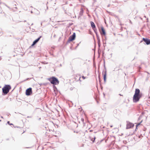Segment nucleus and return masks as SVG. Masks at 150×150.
<instances>
[{
	"label": "nucleus",
	"mask_w": 150,
	"mask_h": 150,
	"mask_svg": "<svg viewBox=\"0 0 150 150\" xmlns=\"http://www.w3.org/2000/svg\"><path fill=\"white\" fill-rule=\"evenodd\" d=\"M12 10H13V11H15L16 10H13V9H12Z\"/></svg>",
	"instance_id": "nucleus-38"
},
{
	"label": "nucleus",
	"mask_w": 150,
	"mask_h": 150,
	"mask_svg": "<svg viewBox=\"0 0 150 150\" xmlns=\"http://www.w3.org/2000/svg\"><path fill=\"white\" fill-rule=\"evenodd\" d=\"M142 96V93L140 92V90L138 88H136L133 98V102L134 103L138 102Z\"/></svg>",
	"instance_id": "nucleus-1"
},
{
	"label": "nucleus",
	"mask_w": 150,
	"mask_h": 150,
	"mask_svg": "<svg viewBox=\"0 0 150 150\" xmlns=\"http://www.w3.org/2000/svg\"><path fill=\"white\" fill-rule=\"evenodd\" d=\"M144 114V112H142V114Z\"/></svg>",
	"instance_id": "nucleus-40"
},
{
	"label": "nucleus",
	"mask_w": 150,
	"mask_h": 150,
	"mask_svg": "<svg viewBox=\"0 0 150 150\" xmlns=\"http://www.w3.org/2000/svg\"><path fill=\"white\" fill-rule=\"evenodd\" d=\"M103 46L105 47L106 46V43H104V42L103 43Z\"/></svg>",
	"instance_id": "nucleus-27"
},
{
	"label": "nucleus",
	"mask_w": 150,
	"mask_h": 150,
	"mask_svg": "<svg viewBox=\"0 0 150 150\" xmlns=\"http://www.w3.org/2000/svg\"><path fill=\"white\" fill-rule=\"evenodd\" d=\"M28 78L27 79H26L24 80H23V81H22L21 82H24V81H27V80H29L32 78Z\"/></svg>",
	"instance_id": "nucleus-16"
},
{
	"label": "nucleus",
	"mask_w": 150,
	"mask_h": 150,
	"mask_svg": "<svg viewBox=\"0 0 150 150\" xmlns=\"http://www.w3.org/2000/svg\"><path fill=\"white\" fill-rule=\"evenodd\" d=\"M10 85H6L2 88V95H5L7 94L9 92L10 90L11 89Z\"/></svg>",
	"instance_id": "nucleus-2"
},
{
	"label": "nucleus",
	"mask_w": 150,
	"mask_h": 150,
	"mask_svg": "<svg viewBox=\"0 0 150 150\" xmlns=\"http://www.w3.org/2000/svg\"><path fill=\"white\" fill-rule=\"evenodd\" d=\"M9 115H8V116H9Z\"/></svg>",
	"instance_id": "nucleus-48"
},
{
	"label": "nucleus",
	"mask_w": 150,
	"mask_h": 150,
	"mask_svg": "<svg viewBox=\"0 0 150 150\" xmlns=\"http://www.w3.org/2000/svg\"><path fill=\"white\" fill-rule=\"evenodd\" d=\"M42 37V36H40L39 37H38V38H37L33 42L31 46H33L35 45L39 40L40 38Z\"/></svg>",
	"instance_id": "nucleus-9"
},
{
	"label": "nucleus",
	"mask_w": 150,
	"mask_h": 150,
	"mask_svg": "<svg viewBox=\"0 0 150 150\" xmlns=\"http://www.w3.org/2000/svg\"><path fill=\"white\" fill-rule=\"evenodd\" d=\"M14 6V7L16 8V9H17V7H16V4H15L14 6Z\"/></svg>",
	"instance_id": "nucleus-23"
},
{
	"label": "nucleus",
	"mask_w": 150,
	"mask_h": 150,
	"mask_svg": "<svg viewBox=\"0 0 150 150\" xmlns=\"http://www.w3.org/2000/svg\"><path fill=\"white\" fill-rule=\"evenodd\" d=\"M32 116H28L27 117V118H32Z\"/></svg>",
	"instance_id": "nucleus-30"
},
{
	"label": "nucleus",
	"mask_w": 150,
	"mask_h": 150,
	"mask_svg": "<svg viewBox=\"0 0 150 150\" xmlns=\"http://www.w3.org/2000/svg\"><path fill=\"white\" fill-rule=\"evenodd\" d=\"M146 128H144L143 130H142L143 131H144V132H145V131L146 130Z\"/></svg>",
	"instance_id": "nucleus-25"
},
{
	"label": "nucleus",
	"mask_w": 150,
	"mask_h": 150,
	"mask_svg": "<svg viewBox=\"0 0 150 150\" xmlns=\"http://www.w3.org/2000/svg\"><path fill=\"white\" fill-rule=\"evenodd\" d=\"M81 78V77H80L79 79L80 80V79Z\"/></svg>",
	"instance_id": "nucleus-46"
},
{
	"label": "nucleus",
	"mask_w": 150,
	"mask_h": 150,
	"mask_svg": "<svg viewBox=\"0 0 150 150\" xmlns=\"http://www.w3.org/2000/svg\"><path fill=\"white\" fill-rule=\"evenodd\" d=\"M82 78L83 79H85L86 78V77L84 76H82Z\"/></svg>",
	"instance_id": "nucleus-24"
},
{
	"label": "nucleus",
	"mask_w": 150,
	"mask_h": 150,
	"mask_svg": "<svg viewBox=\"0 0 150 150\" xmlns=\"http://www.w3.org/2000/svg\"><path fill=\"white\" fill-rule=\"evenodd\" d=\"M7 123L8 124V125H13V124L12 123H10V122L9 121H8L7 122Z\"/></svg>",
	"instance_id": "nucleus-20"
},
{
	"label": "nucleus",
	"mask_w": 150,
	"mask_h": 150,
	"mask_svg": "<svg viewBox=\"0 0 150 150\" xmlns=\"http://www.w3.org/2000/svg\"><path fill=\"white\" fill-rule=\"evenodd\" d=\"M96 138L95 137H94V140L95 141V139H96Z\"/></svg>",
	"instance_id": "nucleus-39"
},
{
	"label": "nucleus",
	"mask_w": 150,
	"mask_h": 150,
	"mask_svg": "<svg viewBox=\"0 0 150 150\" xmlns=\"http://www.w3.org/2000/svg\"><path fill=\"white\" fill-rule=\"evenodd\" d=\"M31 13H32L33 12L32 11H31Z\"/></svg>",
	"instance_id": "nucleus-45"
},
{
	"label": "nucleus",
	"mask_w": 150,
	"mask_h": 150,
	"mask_svg": "<svg viewBox=\"0 0 150 150\" xmlns=\"http://www.w3.org/2000/svg\"><path fill=\"white\" fill-rule=\"evenodd\" d=\"M129 23H130L131 24H132V23L131 21L130 20H129Z\"/></svg>",
	"instance_id": "nucleus-33"
},
{
	"label": "nucleus",
	"mask_w": 150,
	"mask_h": 150,
	"mask_svg": "<svg viewBox=\"0 0 150 150\" xmlns=\"http://www.w3.org/2000/svg\"><path fill=\"white\" fill-rule=\"evenodd\" d=\"M119 95L120 96H123V95H121V94H119Z\"/></svg>",
	"instance_id": "nucleus-34"
},
{
	"label": "nucleus",
	"mask_w": 150,
	"mask_h": 150,
	"mask_svg": "<svg viewBox=\"0 0 150 150\" xmlns=\"http://www.w3.org/2000/svg\"><path fill=\"white\" fill-rule=\"evenodd\" d=\"M97 40H98V44L100 43V39Z\"/></svg>",
	"instance_id": "nucleus-21"
},
{
	"label": "nucleus",
	"mask_w": 150,
	"mask_h": 150,
	"mask_svg": "<svg viewBox=\"0 0 150 150\" xmlns=\"http://www.w3.org/2000/svg\"><path fill=\"white\" fill-rule=\"evenodd\" d=\"M13 127H14L15 128H16H16H20V127L18 126H14Z\"/></svg>",
	"instance_id": "nucleus-22"
},
{
	"label": "nucleus",
	"mask_w": 150,
	"mask_h": 150,
	"mask_svg": "<svg viewBox=\"0 0 150 150\" xmlns=\"http://www.w3.org/2000/svg\"><path fill=\"white\" fill-rule=\"evenodd\" d=\"M1 117L2 118H3V117L2 116H1Z\"/></svg>",
	"instance_id": "nucleus-41"
},
{
	"label": "nucleus",
	"mask_w": 150,
	"mask_h": 150,
	"mask_svg": "<svg viewBox=\"0 0 150 150\" xmlns=\"http://www.w3.org/2000/svg\"><path fill=\"white\" fill-rule=\"evenodd\" d=\"M127 124L126 129H128L132 128L134 126V124L131 122L129 121H126Z\"/></svg>",
	"instance_id": "nucleus-5"
},
{
	"label": "nucleus",
	"mask_w": 150,
	"mask_h": 150,
	"mask_svg": "<svg viewBox=\"0 0 150 150\" xmlns=\"http://www.w3.org/2000/svg\"><path fill=\"white\" fill-rule=\"evenodd\" d=\"M138 135V137L139 138H141V137H143V135L142 134H141L139 133Z\"/></svg>",
	"instance_id": "nucleus-17"
},
{
	"label": "nucleus",
	"mask_w": 150,
	"mask_h": 150,
	"mask_svg": "<svg viewBox=\"0 0 150 150\" xmlns=\"http://www.w3.org/2000/svg\"><path fill=\"white\" fill-rule=\"evenodd\" d=\"M96 37H97V40L100 39V37H99V36L98 35V34H96Z\"/></svg>",
	"instance_id": "nucleus-19"
},
{
	"label": "nucleus",
	"mask_w": 150,
	"mask_h": 150,
	"mask_svg": "<svg viewBox=\"0 0 150 150\" xmlns=\"http://www.w3.org/2000/svg\"><path fill=\"white\" fill-rule=\"evenodd\" d=\"M70 49H71V48H72V47H70Z\"/></svg>",
	"instance_id": "nucleus-42"
},
{
	"label": "nucleus",
	"mask_w": 150,
	"mask_h": 150,
	"mask_svg": "<svg viewBox=\"0 0 150 150\" xmlns=\"http://www.w3.org/2000/svg\"><path fill=\"white\" fill-rule=\"evenodd\" d=\"M81 121H82V122H84V119H83V118H82L81 119Z\"/></svg>",
	"instance_id": "nucleus-26"
},
{
	"label": "nucleus",
	"mask_w": 150,
	"mask_h": 150,
	"mask_svg": "<svg viewBox=\"0 0 150 150\" xmlns=\"http://www.w3.org/2000/svg\"><path fill=\"white\" fill-rule=\"evenodd\" d=\"M91 25L92 28H95L96 27L93 21H91Z\"/></svg>",
	"instance_id": "nucleus-11"
},
{
	"label": "nucleus",
	"mask_w": 150,
	"mask_h": 150,
	"mask_svg": "<svg viewBox=\"0 0 150 150\" xmlns=\"http://www.w3.org/2000/svg\"><path fill=\"white\" fill-rule=\"evenodd\" d=\"M142 121H141L140 123H138V124H137L136 125V127H138V126L139 125H140V124L141 123H142Z\"/></svg>",
	"instance_id": "nucleus-18"
},
{
	"label": "nucleus",
	"mask_w": 150,
	"mask_h": 150,
	"mask_svg": "<svg viewBox=\"0 0 150 150\" xmlns=\"http://www.w3.org/2000/svg\"><path fill=\"white\" fill-rule=\"evenodd\" d=\"M32 93V88L30 87L27 89L25 91V94L27 96L30 95Z\"/></svg>",
	"instance_id": "nucleus-7"
},
{
	"label": "nucleus",
	"mask_w": 150,
	"mask_h": 150,
	"mask_svg": "<svg viewBox=\"0 0 150 150\" xmlns=\"http://www.w3.org/2000/svg\"><path fill=\"white\" fill-rule=\"evenodd\" d=\"M99 81L100 82V78L99 76Z\"/></svg>",
	"instance_id": "nucleus-28"
},
{
	"label": "nucleus",
	"mask_w": 150,
	"mask_h": 150,
	"mask_svg": "<svg viewBox=\"0 0 150 150\" xmlns=\"http://www.w3.org/2000/svg\"><path fill=\"white\" fill-rule=\"evenodd\" d=\"M30 148V147H26V148H27V149H28V148Z\"/></svg>",
	"instance_id": "nucleus-36"
},
{
	"label": "nucleus",
	"mask_w": 150,
	"mask_h": 150,
	"mask_svg": "<svg viewBox=\"0 0 150 150\" xmlns=\"http://www.w3.org/2000/svg\"><path fill=\"white\" fill-rule=\"evenodd\" d=\"M74 132H76V131H74Z\"/></svg>",
	"instance_id": "nucleus-50"
},
{
	"label": "nucleus",
	"mask_w": 150,
	"mask_h": 150,
	"mask_svg": "<svg viewBox=\"0 0 150 150\" xmlns=\"http://www.w3.org/2000/svg\"><path fill=\"white\" fill-rule=\"evenodd\" d=\"M93 30H94L96 34H98L97 30L96 29V27L95 28H93Z\"/></svg>",
	"instance_id": "nucleus-15"
},
{
	"label": "nucleus",
	"mask_w": 150,
	"mask_h": 150,
	"mask_svg": "<svg viewBox=\"0 0 150 150\" xmlns=\"http://www.w3.org/2000/svg\"><path fill=\"white\" fill-rule=\"evenodd\" d=\"M144 42V44L146 45H149L150 44V39L147 38H142V40L140 41V43Z\"/></svg>",
	"instance_id": "nucleus-6"
},
{
	"label": "nucleus",
	"mask_w": 150,
	"mask_h": 150,
	"mask_svg": "<svg viewBox=\"0 0 150 150\" xmlns=\"http://www.w3.org/2000/svg\"><path fill=\"white\" fill-rule=\"evenodd\" d=\"M74 132H76V131H74Z\"/></svg>",
	"instance_id": "nucleus-49"
},
{
	"label": "nucleus",
	"mask_w": 150,
	"mask_h": 150,
	"mask_svg": "<svg viewBox=\"0 0 150 150\" xmlns=\"http://www.w3.org/2000/svg\"><path fill=\"white\" fill-rule=\"evenodd\" d=\"M141 134H142L143 135H144L145 133V132H144V131H143L142 130H140V132L139 133Z\"/></svg>",
	"instance_id": "nucleus-14"
},
{
	"label": "nucleus",
	"mask_w": 150,
	"mask_h": 150,
	"mask_svg": "<svg viewBox=\"0 0 150 150\" xmlns=\"http://www.w3.org/2000/svg\"><path fill=\"white\" fill-rule=\"evenodd\" d=\"M8 8H10L8 6Z\"/></svg>",
	"instance_id": "nucleus-44"
},
{
	"label": "nucleus",
	"mask_w": 150,
	"mask_h": 150,
	"mask_svg": "<svg viewBox=\"0 0 150 150\" xmlns=\"http://www.w3.org/2000/svg\"><path fill=\"white\" fill-rule=\"evenodd\" d=\"M91 141L93 142H94V140L92 139Z\"/></svg>",
	"instance_id": "nucleus-32"
},
{
	"label": "nucleus",
	"mask_w": 150,
	"mask_h": 150,
	"mask_svg": "<svg viewBox=\"0 0 150 150\" xmlns=\"http://www.w3.org/2000/svg\"><path fill=\"white\" fill-rule=\"evenodd\" d=\"M101 30H100V32L101 35H105L106 34V32L105 29H104L103 27L102 26L101 28Z\"/></svg>",
	"instance_id": "nucleus-8"
},
{
	"label": "nucleus",
	"mask_w": 150,
	"mask_h": 150,
	"mask_svg": "<svg viewBox=\"0 0 150 150\" xmlns=\"http://www.w3.org/2000/svg\"><path fill=\"white\" fill-rule=\"evenodd\" d=\"M137 127H136V129H135V131H136L137 130Z\"/></svg>",
	"instance_id": "nucleus-35"
},
{
	"label": "nucleus",
	"mask_w": 150,
	"mask_h": 150,
	"mask_svg": "<svg viewBox=\"0 0 150 150\" xmlns=\"http://www.w3.org/2000/svg\"><path fill=\"white\" fill-rule=\"evenodd\" d=\"M112 127V126H111L110 127Z\"/></svg>",
	"instance_id": "nucleus-43"
},
{
	"label": "nucleus",
	"mask_w": 150,
	"mask_h": 150,
	"mask_svg": "<svg viewBox=\"0 0 150 150\" xmlns=\"http://www.w3.org/2000/svg\"><path fill=\"white\" fill-rule=\"evenodd\" d=\"M104 72V74L103 75V78L105 83L106 82V71L105 70V71H103V74Z\"/></svg>",
	"instance_id": "nucleus-10"
},
{
	"label": "nucleus",
	"mask_w": 150,
	"mask_h": 150,
	"mask_svg": "<svg viewBox=\"0 0 150 150\" xmlns=\"http://www.w3.org/2000/svg\"><path fill=\"white\" fill-rule=\"evenodd\" d=\"M83 12V9L82 8H81V9L80 12L79 13V17L80 16H81L82 15Z\"/></svg>",
	"instance_id": "nucleus-12"
},
{
	"label": "nucleus",
	"mask_w": 150,
	"mask_h": 150,
	"mask_svg": "<svg viewBox=\"0 0 150 150\" xmlns=\"http://www.w3.org/2000/svg\"><path fill=\"white\" fill-rule=\"evenodd\" d=\"M76 38V33H73V34L70 36L68 40L66 43V45H67L70 42H71L74 40Z\"/></svg>",
	"instance_id": "nucleus-4"
},
{
	"label": "nucleus",
	"mask_w": 150,
	"mask_h": 150,
	"mask_svg": "<svg viewBox=\"0 0 150 150\" xmlns=\"http://www.w3.org/2000/svg\"><path fill=\"white\" fill-rule=\"evenodd\" d=\"M53 36L54 37H55L56 36V35L55 34H54Z\"/></svg>",
	"instance_id": "nucleus-37"
},
{
	"label": "nucleus",
	"mask_w": 150,
	"mask_h": 150,
	"mask_svg": "<svg viewBox=\"0 0 150 150\" xmlns=\"http://www.w3.org/2000/svg\"><path fill=\"white\" fill-rule=\"evenodd\" d=\"M55 85H53V88L54 91L55 92V93H56V91H57V88L56 86Z\"/></svg>",
	"instance_id": "nucleus-13"
},
{
	"label": "nucleus",
	"mask_w": 150,
	"mask_h": 150,
	"mask_svg": "<svg viewBox=\"0 0 150 150\" xmlns=\"http://www.w3.org/2000/svg\"><path fill=\"white\" fill-rule=\"evenodd\" d=\"M104 67H105V66H104Z\"/></svg>",
	"instance_id": "nucleus-47"
},
{
	"label": "nucleus",
	"mask_w": 150,
	"mask_h": 150,
	"mask_svg": "<svg viewBox=\"0 0 150 150\" xmlns=\"http://www.w3.org/2000/svg\"><path fill=\"white\" fill-rule=\"evenodd\" d=\"M80 42H80L79 43H78V44H77V46H76V47H78V46L79 45V43H80Z\"/></svg>",
	"instance_id": "nucleus-31"
},
{
	"label": "nucleus",
	"mask_w": 150,
	"mask_h": 150,
	"mask_svg": "<svg viewBox=\"0 0 150 150\" xmlns=\"http://www.w3.org/2000/svg\"><path fill=\"white\" fill-rule=\"evenodd\" d=\"M98 46L99 47H100V43L98 44Z\"/></svg>",
	"instance_id": "nucleus-29"
},
{
	"label": "nucleus",
	"mask_w": 150,
	"mask_h": 150,
	"mask_svg": "<svg viewBox=\"0 0 150 150\" xmlns=\"http://www.w3.org/2000/svg\"><path fill=\"white\" fill-rule=\"evenodd\" d=\"M48 80L53 85L58 84L59 83V81L58 79L54 76L48 79Z\"/></svg>",
	"instance_id": "nucleus-3"
}]
</instances>
